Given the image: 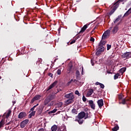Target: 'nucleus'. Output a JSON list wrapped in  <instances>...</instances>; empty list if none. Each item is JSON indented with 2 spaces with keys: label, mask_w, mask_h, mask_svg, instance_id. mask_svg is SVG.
Wrapping results in <instances>:
<instances>
[{
  "label": "nucleus",
  "mask_w": 131,
  "mask_h": 131,
  "mask_svg": "<svg viewBox=\"0 0 131 131\" xmlns=\"http://www.w3.org/2000/svg\"><path fill=\"white\" fill-rule=\"evenodd\" d=\"M120 2H122V0H118L117 2H115L113 5V9L116 11L117 8L119 7V4Z\"/></svg>",
  "instance_id": "obj_2"
},
{
  "label": "nucleus",
  "mask_w": 131,
  "mask_h": 131,
  "mask_svg": "<svg viewBox=\"0 0 131 131\" xmlns=\"http://www.w3.org/2000/svg\"><path fill=\"white\" fill-rule=\"evenodd\" d=\"M93 93L94 90L93 89H90L87 92L86 97H91V95H93Z\"/></svg>",
  "instance_id": "obj_15"
},
{
  "label": "nucleus",
  "mask_w": 131,
  "mask_h": 131,
  "mask_svg": "<svg viewBox=\"0 0 131 131\" xmlns=\"http://www.w3.org/2000/svg\"><path fill=\"white\" fill-rule=\"evenodd\" d=\"M75 41H76L75 40H72V41L70 42V45H72V44L75 43Z\"/></svg>",
  "instance_id": "obj_50"
},
{
  "label": "nucleus",
  "mask_w": 131,
  "mask_h": 131,
  "mask_svg": "<svg viewBox=\"0 0 131 131\" xmlns=\"http://www.w3.org/2000/svg\"><path fill=\"white\" fill-rule=\"evenodd\" d=\"M55 99V95L53 94H50L44 100L43 103L45 106L46 105H49V103L51 102V101L54 100Z\"/></svg>",
  "instance_id": "obj_1"
},
{
  "label": "nucleus",
  "mask_w": 131,
  "mask_h": 131,
  "mask_svg": "<svg viewBox=\"0 0 131 131\" xmlns=\"http://www.w3.org/2000/svg\"><path fill=\"white\" fill-rule=\"evenodd\" d=\"M110 35V30H107L104 32L103 33L102 39H105V38H107V36H109Z\"/></svg>",
  "instance_id": "obj_6"
},
{
  "label": "nucleus",
  "mask_w": 131,
  "mask_h": 131,
  "mask_svg": "<svg viewBox=\"0 0 131 131\" xmlns=\"http://www.w3.org/2000/svg\"><path fill=\"white\" fill-rule=\"evenodd\" d=\"M70 83H71V81L68 82L67 83L68 85H69L70 84Z\"/></svg>",
  "instance_id": "obj_56"
},
{
  "label": "nucleus",
  "mask_w": 131,
  "mask_h": 131,
  "mask_svg": "<svg viewBox=\"0 0 131 131\" xmlns=\"http://www.w3.org/2000/svg\"><path fill=\"white\" fill-rule=\"evenodd\" d=\"M82 100L83 102L86 101V98H85V96H84V95L83 96Z\"/></svg>",
  "instance_id": "obj_44"
},
{
  "label": "nucleus",
  "mask_w": 131,
  "mask_h": 131,
  "mask_svg": "<svg viewBox=\"0 0 131 131\" xmlns=\"http://www.w3.org/2000/svg\"><path fill=\"white\" fill-rule=\"evenodd\" d=\"M66 103H67V104H71L73 103V99H68L67 100Z\"/></svg>",
  "instance_id": "obj_34"
},
{
  "label": "nucleus",
  "mask_w": 131,
  "mask_h": 131,
  "mask_svg": "<svg viewBox=\"0 0 131 131\" xmlns=\"http://www.w3.org/2000/svg\"><path fill=\"white\" fill-rule=\"evenodd\" d=\"M120 18H121V15H119L118 17L114 21V23H117V22L120 20Z\"/></svg>",
  "instance_id": "obj_26"
},
{
  "label": "nucleus",
  "mask_w": 131,
  "mask_h": 131,
  "mask_svg": "<svg viewBox=\"0 0 131 131\" xmlns=\"http://www.w3.org/2000/svg\"><path fill=\"white\" fill-rule=\"evenodd\" d=\"M58 74V75H61V70L60 69H58L57 71V72H56Z\"/></svg>",
  "instance_id": "obj_40"
},
{
  "label": "nucleus",
  "mask_w": 131,
  "mask_h": 131,
  "mask_svg": "<svg viewBox=\"0 0 131 131\" xmlns=\"http://www.w3.org/2000/svg\"><path fill=\"white\" fill-rule=\"evenodd\" d=\"M4 125H5V120L2 119L0 121V129H1V128H3V127H4Z\"/></svg>",
  "instance_id": "obj_20"
},
{
  "label": "nucleus",
  "mask_w": 131,
  "mask_h": 131,
  "mask_svg": "<svg viewBox=\"0 0 131 131\" xmlns=\"http://www.w3.org/2000/svg\"><path fill=\"white\" fill-rule=\"evenodd\" d=\"M39 131H45V130L43 129V128H40L39 129Z\"/></svg>",
  "instance_id": "obj_55"
},
{
  "label": "nucleus",
  "mask_w": 131,
  "mask_h": 131,
  "mask_svg": "<svg viewBox=\"0 0 131 131\" xmlns=\"http://www.w3.org/2000/svg\"><path fill=\"white\" fill-rule=\"evenodd\" d=\"M75 95H79V92L77 90H76L75 92Z\"/></svg>",
  "instance_id": "obj_48"
},
{
  "label": "nucleus",
  "mask_w": 131,
  "mask_h": 131,
  "mask_svg": "<svg viewBox=\"0 0 131 131\" xmlns=\"http://www.w3.org/2000/svg\"><path fill=\"white\" fill-rule=\"evenodd\" d=\"M119 129V126H118V125H116L114 128L112 129V130L113 131H117Z\"/></svg>",
  "instance_id": "obj_25"
},
{
  "label": "nucleus",
  "mask_w": 131,
  "mask_h": 131,
  "mask_svg": "<svg viewBox=\"0 0 131 131\" xmlns=\"http://www.w3.org/2000/svg\"><path fill=\"white\" fill-rule=\"evenodd\" d=\"M9 124H10V122H8V123L7 124V125H9Z\"/></svg>",
  "instance_id": "obj_59"
},
{
  "label": "nucleus",
  "mask_w": 131,
  "mask_h": 131,
  "mask_svg": "<svg viewBox=\"0 0 131 131\" xmlns=\"http://www.w3.org/2000/svg\"><path fill=\"white\" fill-rule=\"evenodd\" d=\"M70 81H71V83L72 82V81H73V79H71Z\"/></svg>",
  "instance_id": "obj_58"
},
{
  "label": "nucleus",
  "mask_w": 131,
  "mask_h": 131,
  "mask_svg": "<svg viewBox=\"0 0 131 131\" xmlns=\"http://www.w3.org/2000/svg\"><path fill=\"white\" fill-rule=\"evenodd\" d=\"M60 29H60V28H59L58 29V31H59Z\"/></svg>",
  "instance_id": "obj_63"
},
{
  "label": "nucleus",
  "mask_w": 131,
  "mask_h": 131,
  "mask_svg": "<svg viewBox=\"0 0 131 131\" xmlns=\"http://www.w3.org/2000/svg\"><path fill=\"white\" fill-rule=\"evenodd\" d=\"M122 59H128L131 58V52H127L121 55Z\"/></svg>",
  "instance_id": "obj_3"
},
{
  "label": "nucleus",
  "mask_w": 131,
  "mask_h": 131,
  "mask_svg": "<svg viewBox=\"0 0 131 131\" xmlns=\"http://www.w3.org/2000/svg\"><path fill=\"white\" fill-rule=\"evenodd\" d=\"M56 112H57V109L54 108L53 111L49 112L48 114H53V113H56Z\"/></svg>",
  "instance_id": "obj_30"
},
{
  "label": "nucleus",
  "mask_w": 131,
  "mask_h": 131,
  "mask_svg": "<svg viewBox=\"0 0 131 131\" xmlns=\"http://www.w3.org/2000/svg\"><path fill=\"white\" fill-rule=\"evenodd\" d=\"M126 70V68H122L119 70V72L120 73H121V75L123 74Z\"/></svg>",
  "instance_id": "obj_19"
},
{
  "label": "nucleus",
  "mask_w": 131,
  "mask_h": 131,
  "mask_svg": "<svg viewBox=\"0 0 131 131\" xmlns=\"http://www.w3.org/2000/svg\"><path fill=\"white\" fill-rule=\"evenodd\" d=\"M90 41L94 42V41H95V38H94V37H91L90 38Z\"/></svg>",
  "instance_id": "obj_46"
},
{
  "label": "nucleus",
  "mask_w": 131,
  "mask_h": 131,
  "mask_svg": "<svg viewBox=\"0 0 131 131\" xmlns=\"http://www.w3.org/2000/svg\"><path fill=\"white\" fill-rule=\"evenodd\" d=\"M41 96L40 95H36L34 97V99L35 100V101H37L38 100H39L40 99V97Z\"/></svg>",
  "instance_id": "obj_27"
},
{
  "label": "nucleus",
  "mask_w": 131,
  "mask_h": 131,
  "mask_svg": "<svg viewBox=\"0 0 131 131\" xmlns=\"http://www.w3.org/2000/svg\"><path fill=\"white\" fill-rule=\"evenodd\" d=\"M76 78L78 80H80V72L77 70L76 71Z\"/></svg>",
  "instance_id": "obj_14"
},
{
  "label": "nucleus",
  "mask_w": 131,
  "mask_h": 131,
  "mask_svg": "<svg viewBox=\"0 0 131 131\" xmlns=\"http://www.w3.org/2000/svg\"><path fill=\"white\" fill-rule=\"evenodd\" d=\"M124 99H125L126 103H127V102H128V101H129V98H124Z\"/></svg>",
  "instance_id": "obj_52"
},
{
  "label": "nucleus",
  "mask_w": 131,
  "mask_h": 131,
  "mask_svg": "<svg viewBox=\"0 0 131 131\" xmlns=\"http://www.w3.org/2000/svg\"><path fill=\"white\" fill-rule=\"evenodd\" d=\"M106 41H103V39H102L100 43H99V47H103V46H105L106 45Z\"/></svg>",
  "instance_id": "obj_18"
},
{
  "label": "nucleus",
  "mask_w": 131,
  "mask_h": 131,
  "mask_svg": "<svg viewBox=\"0 0 131 131\" xmlns=\"http://www.w3.org/2000/svg\"><path fill=\"white\" fill-rule=\"evenodd\" d=\"M102 52L103 51H101L99 49H98V50L96 53V56H99V55H101V54H102Z\"/></svg>",
  "instance_id": "obj_31"
},
{
  "label": "nucleus",
  "mask_w": 131,
  "mask_h": 131,
  "mask_svg": "<svg viewBox=\"0 0 131 131\" xmlns=\"http://www.w3.org/2000/svg\"><path fill=\"white\" fill-rule=\"evenodd\" d=\"M37 114L38 115H40L42 113V110H43V107L42 106H39L37 108Z\"/></svg>",
  "instance_id": "obj_12"
},
{
  "label": "nucleus",
  "mask_w": 131,
  "mask_h": 131,
  "mask_svg": "<svg viewBox=\"0 0 131 131\" xmlns=\"http://www.w3.org/2000/svg\"><path fill=\"white\" fill-rule=\"evenodd\" d=\"M122 98H123V95H119V96H118L119 100H122Z\"/></svg>",
  "instance_id": "obj_39"
},
{
  "label": "nucleus",
  "mask_w": 131,
  "mask_h": 131,
  "mask_svg": "<svg viewBox=\"0 0 131 131\" xmlns=\"http://www.w3.org/2000/svg\"><path fill=\"white\" fill-rule=\"evenodd\" d=\"M115 11L116 10L112 9V10L108 13V16H112V15H113V13H114V12H115Z\"/></svg>",
  "instance_id": "obj_29"
},
{
  "label": "nucleus",
  "mask_w": 131,
  "mask_h": 131,
  "mask_svg": "<svg viewBox=\"0 0 131 131\" xmlns=\"http://www.w3.org/2000/svg\"><path fill=\"white\" fill-rule=\"evenodd\" d=\"M41 63V62H42V59L41 58H38V61H37V63Z\"/></svg>",
  "instance_id": "obj_43"
},
{
  "label": "nucleus",
  "mask_w": 131,
  "mask_h": 131,
  "mask_svg": "<svg viewBox=\"0 0 131 131\" xmlns=\"http://www.w3.org/2000/svg\"><path fill=\"white\" fill-rule=\"evenodd\" d=\"M87 31H88V32H89V31H90V29H88V30H87Z\"/></svg>",
  "instance_id": "obj_61"
},
{
  "label": "nucleus",
  "mask_w": 131,
  "mask_h": 131,
  "mask_svg": "<svg viewBox=\"0 0 131 131\" xmlns=\"http://www.w3.org/2000/svg\"><path fill=\"white\" fill-rule=\"evenodd\" d=\"M117 31H118V26H116L112 31L113 33H117Z\"/></svg>",
  "instance_id": "obj_21"
},
{
  "label": "nucleus",
  "mask_w": 131,
  "mask_h": 131,
  "mask_svg": "<svg viewBox=\"0 0 131 131\" xmlns=\"http://www.w3.org/2000/svg\"><path fill=\"white\" fill-rule=\"evenodd\" d=\"M27 116V114L26 112H20L18 116V118L19 119H23V118L26 117Z\"/></svg>",
  "instance_id": "obj_5"
},
{
  "label": "nucleus",
  "mask_w": 131,
  "mask_h": 131,
  "mask_svg": "<svg viewBox=\"0 0 131 131\" xmlns=\"http://www.w3.org/2000/svg\"><path fill=\"white\" fill-rule=\"evenodd\" d=\"M48 75L49 76H50V77L53 78V74H52L51 73H49Z\"/></svg>",
  "instance_id": "obj_49"
},
{
  "label": "nucleus",
  "mask_w": 131,
  "mask_h": 131,
  "mask_svg": "<svg viewBox=\"0 0 131 131\" xmlns=\"http://www.w3.org/2000/svg\"><path fill=\"white\" fill-rule=\"evenodd\" d=\"M54 102H55L54 101H51L50 103L48 104V107H50L51 106H53V105H54Z\"/></svg>",
  "instance_id": "obj_37"
},
{
  "label": "nucleus",
  "mask_w": 131,
  "mask_h": 131,
  "mask_svg": "<svg viewBox=\"0 0 131 131\" xmlns=\"http://www.w3.org/2000/svg\"><path fill=\"white\" fill-rule=\"evenodd\" d=\"M81 74L83 75V67H82Z\"/></svg>",
  "instance_id": "obj_53"
},
{
  "label": "nucleus",
  "mask_w": 131,
  "mask_h": 131,
  "mask_svg": "<svg viewBox=\"0 0 131 131\" xmlns=\"http://www.w3.org/2000/svg\"><path fill=\"white\" fill-rule=\"evenodd\" d=\"M106 47H107V51H109V50H110V49H111V45H110L109 44H107Z\"/></svg>",
  "instance_id": "obj_38"
},
{
  "label": "nucleus",
  "mask_w": 131,
  "mask_h": 131,
  "mask_svg": "<svg viewBox=\"0 0 131 131\" xmlns=\"http://www.w3.org/2000/svg\"><path fill=\"white\" fill-rule=\"evenodd\" d=\"M127 108H128V105H127Z\"/></svg>",
  "instance_id": "obj_64"
},
{
  "label": "nucleus",
  "mask_w": 131,
  "mask_h": 131,
  "mask_svg": "<svg viewBox=\"0 0 131 131\" xmlns=\"http://www.w3.org/2000/svg\"><path fill=\"white\" fill-rule=\"evenodd\" d=\"M89 26V24L85 25L81 29L80 32H79L78 34H80V33H83L84 31H85L86 30V28H88V27Z\"/></svg>",
  "instance_id": "obj_11"
},
{
  "label": "nucleus",
  "mask_w": 131,
  "mask_h": 131,
  "mask_svg": "<svg viewBox=\"0 0 131 131\" xmlns=\"http://www.w3.org/2000/svg\"><path fill=\"white\" fill-rule=\"evenodd\" d=\"M96 28H97V27H95L94 28L93 30H95V29H96Z\"/></svg>",
  "instance_id": "obj_60"
},
{
  "label": "nucleus",
  "mask_w": 131,
  "mask_h": 131,
  "mask_svg": "<svg viewBox=\"0 0 131 131\" xmlns=\"http://www.w3.org/2000/svg\"><path fill=\"white\" fill-rule=\"evenodd\" d=\"M93 32H94V30L91 32V33L93 34Z\"/></svg>",
  "instance_id": "obj_62"
},
{
  "label": "nucleus",
  "mask_w": 131,
  "mask_h": 131,
  "mask_svg": "<svg viewBox=\"0 0 131 131\" xmlns=\"http://www.w3.org/2000/svg\"><path fill=\"white\" fill-rule=\"evenodd\" d=\"M89 104L91 109H93V110H95V109H96V104H95L93 100H89Z\"/></svg>",
  "instance_id": "obj_8"
},
{
  "label": "nucleus",
  "mask_w": 131,
  "mask_h": 131,
  "mask_svg": "<svg viewBox=\"0 0 131 131\" xmlns=\"http://www.w3.org/2000/svg\"><path fill=\"white\" fill-rule=\"evenodd\" d=\"M64 98H66V99H74V95H73V94L72 93L66 94L64 95Z\"/></svg>",
  "instance_id": "obj_9"
},
{
  "label": "nucleus",
  "mask_w": 131,
  "mask_h": 131,
  "mask_svg": "<svg viewBox=\"0 0 131 131\" xmlns=\"http://www.w3.org/2000/svg\"><path fill=\"white\" fill-rule=\"evenodd\" d=\"M75 121H77L79 124H82V123H83V120L82 119L76 118Z\"/></svg>",
  "instance_id": "obj_16"
},
{
  "label": "nucleus",
  "mask_w": 131,
  "mask_h": 131,
  "mask_svg": "<svg viewBox=\"0 0 131 131\" xmlns=\"http://www.w3.org/2000/svg\"><path fill=\"white\" fill-rule=\"evenodd\" d=\"M11 110H9L8 111L7 114L6 115V118H9V117H10V115H11Z\"/></svg>",
  "instance_id": "obj_32"
},
{
  "label": "nucleus",
  "mask_w": 131,
  "mask_h": 131,
  "mask_svg": "<svg viewBox=\"0 0 131 131\" xmlns=\"http://www.w3.org/2000/svg\"><path fill=\"white\" fill-rule=\"evenodd\" d=\"M57 83H58V81H56L54 82L52 84H51L49 87L48 91H50V90H52L53 88H54L57 85Z\"/></svg>",
  "instance_id": "obj_13"
},
{
  "label": "nucleus",
  "mask_w": 131,
  "mask_h": 131,
  "mask_svg": "<svg viewBox=\"0 0 131 131\" xmlns=\"http://www.w3.org/2000/svg\"><path fill=\"white\" fill-rule=\"evenodd\" d=\"M119 76H120V74L118 73H117V74H116L114 76V79L115 80L117 79L118 78V77H119Z\"/></svg>",
  "instance_id": "obj_28"
},
{
  "label": "nucleus",
  "mask_w": 131,
  "mask_h": 131,
  "mask_svg": "<svg viewBox=\"0 0 131 131\" xmlns=\"http://www.w3.org/2000/svg\"><path fill=\"white\" fill-rule=\"evenodd\" d=\"M98 49H99L102 52H104V51H105V48L103 46H98Z\"/></svg>",
  "instance_id": "obj_33"
},
{
  "label": "nucleus",
  "mask_w": 131,
  "mask_h": 131,
  "mask_svg": "<svg viewBox=\"0 0 131 131\" xmlns=\"http://www.w3.org/2000/svg\"><path fill=\"white\" fill-rule=\"evenodd\" d=\"M58 129V126L56 125H54L51 127V130L52 131H56Z\"/></svg>",
  "instance_id": "obj_22"
},
{
  "label": "nucleus",
  "mask_w": 131,
  "mask_h": 131,
  "mask_svg": "<svg viewBox=\"0 0 131 131\" xmlns=\"http://www.w3.org/2000/svg\"><path fill=\"white\" fill-rule=\"evenodd\" d=\"M95 84H96V85H100V84H101V83H100L99 82H96Z\"/></svg>",
  "instance_id": "obj_51"
},
{
  "label": "nucleus",
  "mask_w": 131,
  "mask_h": 131,
  "mask_svg": "<svg viewBox=\"0 0 131 131\" xmlns=\"http://www.w3.org/2000/svg\"><path fill=\"white\" fill-rule=\"evenodd\" d=\"M72 113H74L75 114H77V111H76V109L73 108L72 110Z\"/></svg>",
  "instance_id": "obj_36"
},
{
  "label": "nucleus",
  "mask_w": 131,
  "mask_h": 131,
  "mask_svg": "<svg viewBox=\"0 0 131 131\" xmlns=\"http://www.w3.org/2000/svg\"><path fill=\"white\" fill-rule=\"evenodd\" d=\"M84 119H86V118H89V113H85Z\"/></svg>",
  "instance_id": "obj_41"
},
{
  "label": "nucleus",
  "mask_w": 131,
  "mask_h": 131,
  "mask_svg": "<svg viewBox=\"0 0 131 131\" xmlns=\"http://www.w3.org/2000/svg\"><path fill=\"white\" fill-rule=\"evenodd\" d=\"M75 81H76V82H77V80L74 79V82H75Z\"/></svg>",
  "instance_id": "obj_57"
},
{
  "label": "nucleus",
  "mask_w": 131,
  "mask_h": 131,
  "mask_svg": "<svg viewBox=\"0 0 131 131\" xmlns=\"http://www.w3.org/2000/svg\"><path fill=\"white\" fill-rule=\"evenodd\" d=\"M107 73H108L109 74H112V73L111 72H110V71H107Z\"/></svg>",
  "instance_id": "obj_54"
},
{
  "label": "nucleus",
  "mask_w": 131,
  "mask_h": 131,
  "mask_svg": "<svg viewBox=\"0 0 131 131\" xmlns=\"http://www.w3.org/2000/svg\"><path fill=\"white\" fill-rule=\"evenodd\" d=\"M99 85L101 89H104L105 88V85H104V84L102 83H100V84Z\"/></svg>",
  "instance_id": "obj_45"
},
{
  "label": "nucleus",
  "mask_w": 131,
  "mask_h": 131,
  "mask_svg": "<svg viewBox=\"0 0 131 131\" xmlns=\"http://www.w3.org/2000/svg\"><path fill=\"white\" fill-rule=\"evenodd\" d=\"M99 108H102L103 106H104V101H103V99H101L97 101V102Z\"/></svg>",
  "instance_id": "obj_10"
},
{
  "label": "nucleus",
  "mask_w": 131,
  "mask_h": 131,
  "mask_svg": "<svg viewBox=\"0 0 131 131\" xmlns=\"http://www.w3.org/2000/svg\"><path fill=\"white\" fill-rule=\"evenodd\" d=\"M119 104H122V105H127V102H126L125 99L124 98L122 100L121 102H119Z\"/></svg>",
  "instance_id": "obj_24"
},
{
  "label": "nucleus",
  "mask_w": 131,
  "mask_h": 131,
  "mask_svg": "<svg viewBox=\"0 0 131 131\" xmlns=\"http://www.w3.org/2000/svg\"><path fill=\"white\" fill-rule=\"evenodd\" d=\"M36 112V111H33L28 116L29 118H31V117H32V116H34V115H35V113Z\"/></svg>",
  "instance_id": "obj_23"
},
{
  "label": "nucleus",
  "mask_w": 131,
  "mask_h": 131,
  "mask_svg": "<svg viewBox=\"0 0 131 131\" xmlns=\"http://www.w3.org/2000/svg\"><path fill=\"white\" fill-rule=\"evenodd\" d=\"M29 122V120L26 119L20 122V126L21 128H24L26 125Z\"/></svg>",
  "instance_id": "obj_4"
},
{
  "label": "nucleus",
  "mask_w": 131,
  "mask_h": 131,
  "mask_svg": "<svg viewBox=\"0 0 131 131\" xmlns=\"http://www.w3.org/2000/svg\"><path fill=\"white\" fill-rule=\"evenodd\" d=\"M72 67H73V66L69 64V67L67 69L68 74H70V72H71V71L72 70Z\"/></svg>",
  "instance_id": "obj_17"
},
{
  "label": "nucleus",
  "mask_w": 131,
  "mask_h": 131,
  "mask_svg": "<svg viewBox=\"0 0 131 131\" xmlns=\"http://www.w3.org/2000/svg\"><path fill=\"white\" fill-rule=\"evenodd\" d=\"M58 107L62 108V106H63V103L62 102H59L58 104Z\"/></svg>",
  "instance_id": "obj_42"
},
{
  "label": "nucleus",
  "mask_w": 131,
  "mask_h": 131,
  "mask_svg": "<svg viewBox=\"0 0 131 131\" xmlns=\"http://www.w3.org/2000/svg\"><path fill=\"white\" fill-rule=\"evenodd\" d=\"M37 106H38V104H37L36 105H34L33 107H32L30 109V111H32V112L34 111V109H35V108H36V107H37Z\"/></svg>",
  "instance_id": "obj_35"
},
{
  "label": "nucleus",
  "mask_w": 131,
  "mask_h": 131,
  "mask_svg": "<svg viewBox=\"0 0 131 131\" xmlns=\"http://www.w3.org/2000/svg\"><path fill=\"white\" fill-rule=\"evenodd\" d=\"M35 101V99L34 98V97L33 98V99H32L31 101V104H33V103H34Z\"/></svg>",
  "instance_id": "obj_47"
},
{
  "label": "nucleus",
  "mask_w": 131,
  "mask_h": 131,
  "mask_svg": "<svg viewBox=\"0 0 131 131\" xmlns=\"http://www.w3.org/2000/svg\"><path fill=\"white\" fill-rule=\"evenodd\" d=\"M85 116V113L84 112H81L78 114L76 118H79V119H82Z\"/></svg>",
  "instance_id": "obj_7"
}]
</instances>
